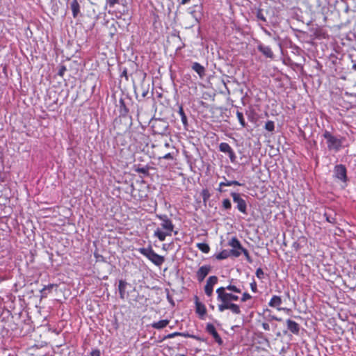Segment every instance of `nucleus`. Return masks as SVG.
Masks as SVG:
<instances>
[{
  "instance_id": "f257e3e1",
  "label": "nucleus",
  "mask_w": 356,
  "mask_h": 356,
  "mask_svg": "<svg viewBox=\"0 0 356 356\" xmlns=\"http://www.w3.org/2000/svg\"><path fill=\"white\" fill-rule=\"evenodd\" d=\"M217 300L220 302L218 305V311L220 312L229 309L234 314L239 315L241 313L239 305L233 303L234 301H237L239 297L232 293L227 292L223 286L219 287L216 289Z\"/></svg>"
},
{
  "instance_id": "f03ea898",
  "label": "nucleus",
  "mask_w": 356,
  "mask_h": 356,
  "mask_svg": "<svg viewBox=\"0 0 356 356\" xmlns=\"http://www.w3.org/2000/svg\"><path fill=\"white\" fill-rule=\"evenodd\" d=\"M156 217L161 220L160 227H157L154 232V236L160 241L165 240L167 236H171L174 229V225L172 220L166 216L156 214Z\"/></svg>"
},
{
  "instance_id": "7ed1b4c3",
  "label": "nucleus",
  "mask_w": 356,
  "mask_h": 356,
  "mask_svg": "<svg viewBox=\"0 0 356 356\" xmlns=\"http://www.w3.org/2000/svg\"><path fill=\"white\" fill-rule=\"evenodd\" d=\"M323 136L326 140L327 149L329 150L338 152L341 149L343 143L342 138H337L327 130L323 132Z\"/></svg>"
},
{
  "instance_id": "20e7f679",
  "label": "nucleus",
  "mask_w": 356,
  "mask_h": 356,
  "mask_svg": "<svg viewBox=\"0 0 356 356\" xmlns=\"http://www.w3.org/2000/svg\"><path fill=\"white\" fill-rule=\"evenodd\" d=\"M138 252L156 266H160L165 261L164 257L156 253L152 247L139 248Z\"/></svg>"
},
{
  "instance_id": "39448f33",
  "label": "nucleus",
  "mask_w": 356,
  "mask_h": 356,
  "mask_svg": "<svg viewBox=\"0 0 356 356\" xmlns=\"http://www.w3.org/2000/svg\"><path fill=\"white\" fill-rule=\"evenodd\" d=\"M228 245L232 248V250H230L232 255L236 257H238L241 255L240 250H242L243 246L236 237H232L229 241Z\"/></svg>"
},
{
  "instance_id": "423d86ee",
  "label": "nucleus",
  "mask_w": 356,
  "mask_h": 356,
  "mask_svg": "<svg viewBox=\"0 0 356 356\" xmlns=\"http://www.w3.org/2000/svg\"><path fill=\"white\" fill-rule=\"evenodd\" d=\"M334 176L335 178L346 182L347 180L346 169L344 165L340 164L334 167Z\"/></svg>"
},
{
  "instance_id": "0eeeda50",
  "label": "nucleus",
  "mask_w": 356,
  "mask_h": 356,
  "mask_svg": "<svg viewBox=\"0 0 356 356\" xmlns=\"http://www.w3.org/2000/svg\"><path fill=\"white\" fill-rule=\"evenodd\" d=\"M231 195L233 198L234 202L237 204V209L243 213H246V202L242 199L239 194L236 193H232Z\"/></svg>"
},
{
  "instance_id": "6e6552de",
  "label": "nucleus",
  "mask_w": 356,
  "mask_h": 356,
  "mask_svg": "<svg viewBox=\"0 0 356 356\" xmlns=\"http://www.w3.org/2000/svg\"><path fill=\"white\" fill-rule=\"evenodd\" d=\"M218 282V277L216 276H210L204 286V291L207 296H211L213 294V286Z\"/></svg>"
},
{
  "instance_id": "1a4fd4ad",
  "label": "nucleus",
  "mask_w": 356,
  "mask_h": 356,
  "mask_svg": "<svg viewBox=\"0 0 356 356\" xmlns=\"http://www.w3.org/2000/svg\"><path fill=\"white\" fill-rule=\"evenodd\" d=\"M211 270L210 265L201 266L196 273V277L199 282H202Z\"/></svg>"
},
{
  "instance_id": "9d476101",
  "label": "nucleus",
  "mask_w": 356,
  "mask_h": 356,
  "mask_svg": "<svg viewBox=\"0 0 356 356\" xmlns=\"http://www.w3.org/2000/svg\"><path fill=\"white\" fill-rule=\"evenodd\" d=\"M282 301L280 296H273L270 300L268 302V305L272 307H276L277 310L279 311H286L289 312L290 309L285 308V307H279L280 305L282 304Z\"/></svg>"
},
{
  "instance_id": "9b49d317",
  "label": "nucleus",
  "mask_w": 356,
  "mask_h": 356,
  "mask_svg": "<svg viewBox=\"0 0 356 356\" xmlns=\"http://www.w3.org/2000/svg\"><path fill=\"white\" fill-rule=\"evenodd\" d=\"M286 323L287 328L291 332H292L293 334H294L296 335L299 334L300 327L298 323H297L296 322H295L294 321H292L291 319L286 320Z\"/></svg>"
},
{
  "instance_id": "f8f14e48",
  "label": "nucleus",
  "mask_w": 356,
  "mask_h": 356,
  "mask_svg": "<svg viewBox=\"0 0 356 356\" xmlns=\"http://www.w3.org/2000/svg\"><path fill=\"white\" fill-rule=\"evenodd\" d=\"M206 330L209 334L212 335V337L215 339V340L217 342H218L219 343L222 342V339L213 324L208 323L206 326Z\"/></svg>"
},
{
  "instance_id": "ddd939ff",
  "label": "nucleus",
  "mask_w": 356,
  "mask_h": 356,
  "mask_svg": "<svg viewBox=\"0 0 356 356\" xmlns=\"http://www.w3.org/2000/svg\"><path fill=\"white\" fill-rule=\"evenodd\" d=\"M192 69L197 73L200 78H203L205 75V68L199 63L195 62L192 65Z\"/></svg>"
},
{
  "instance_id": "4468645a",
  "label": "nucleus",
  "mask_w": 356,
  "mask_h": 356,
  "mask_svg": "<svg viewBox=\"0 0 356 356\" xmlns=\"http://www.w3.org/2000/svg\"><path fill=\"white\" fill-rule=\"evenodd\" d=\"M258 49L261 51L264 56L267 58H273V53L268 46H265L264 44H259L258 46Z\"/></svg>"
},
{
  "instance_id": "2eb2a0df",
  "label": "nucleus",
  "mask_w": 356,
  "mask_h": 356,
  "mask_svg": "<svg viewBox=\"0 0 356 356\" xmlns=\"http://www.w3.org/2000/svg\"><path fill=\"white\" fill-rule=\"evenodd\" d=\"M71 10L74 18H76L80 13V5L77 0H73L70 3Z\"/></svg>"
},
{
  "instance_id": "dca6fc26",
  "label": "nucleus",
  "mask_w": 356,
  "mask_h": 356,
  "mask_svg": "<svg viewBox=\"0 0 356 356\" xmlns=\"http://www.w3.org/2000/svg\"><path fill=\"white\" fill-rule=\"evenodd\" d=\"M127 283L124 280H120L118 284V290L120 293V297L122 299L124 298L125 291L127 288Z\"/></svg>"
},
{
  "instance_id": "f3484780",
  "label": "nucleus",
  "mask_w": 356,
  "mask_h": 356,
  "mask_svg": "<svg viewBox=\"0 0 356 356\" xmlns=\"http://www.w3.org/2000/svg\"><path fill=\"white\" fill-rule=\"evenodd\" d=\"M169 322L170 321L167 319L161 320L157 322L153 323L152 327L155 329L160 330L166 327L168 325Z\"/></svg>"
},
{
  "instance_id": "a211bd4d",
  "label": "nucleus",
  "mask_w": 356,
  "mask_h": 356,
  "mask_svg": "<svg viewBox=\"0 0 356 356\" xmlns=\"http://www.w3.org/2000/svg\"><path fill=\"white\" fill-rule=\"evenodd\" d=\"M230 255H232L230 250H223L220 252L216 254L215 257L218 260H222L228 258Z\"/></svg>"
},
{
  "instance_id": "6ab92c4d",
  "label": "nucleus",
  "mask_w": 356,
  "mask_h": 356,
  "mask_svg": "<svg viewBox=\"0 0 356 356\" xmlns=\"http://www.w3.org/2000/svg\"><path fill=\"white\" fill-rule=\"evenodd\" d=\"M178 113L179 114V115L181 117V122H182L184 127L186 129V127L188 126V120H187V117L184 111L182 106H180L179 107Z\"/></svg>"
},
{
  "instance_id": "aec40b11",
  "label": "nucleus",
  "mask_w": 356,
  "mask_h": 356,
  "mask_svg": "<svg viewBox=\"0 0 356 356\" xmlns=\"http://www.w3.org/2000/svg\"><path fill=\"white\" fill-rule=\"evenodd\" d=\"M196 312L200 316H204L206 314L207 309L205 306L198 301L195 302Z\"/></svg>"
},
{
  "instance_id": "412c9836",
  "label": "nucleus",
  "mask_w": 356,
  "mask_h": 356,
  "mask_svg": "<svg viewBox=\"0 0 356 356\" xmlns=\"http://www.w3.org/2000/svg\"><path fill=\"white\" fill-rule=\"evenodd\" d=\"M232 149L231 146L227 143H221L219 145V150L225 154H228Z\"/></svg>"
},
{
  "instance_id": "4be33fe9",
  "label": "nucleus",
  "mask_w": 356,
  "mask_h": 356,
  "mask_svg": "<svg viewBox=\"0 0 356 356\" xmlns=\"http://www.w3.org/2000/svg\"><path fill=\"white\" fill-rule=\"evenodd\" d=\"M197 248L204 253H208L210 250V248L207 243H197Z\"/></svg>"
},
{
  "instance_id": "5701e85b",
  "label": "nucleus",
  "mask_w": 356,
  "mask_h": 356,
  "mask_svg": "<svg viewBox=\"0 0 356 356\" xmlns=\"http://www.w3.org/2000/svg\"><path fill=\"white\" fill-rule=\"evenodd\" d=\"M223 289H225V290L226 291H233L236 293H241V289L239 287H237L236 286L232 284H229L227 286H223Z\"/></svg>"
},
{
  "instance_id": "b1692460",
  "label": "nucleus",
  "mask_w": 356,
  "mask_h": 356,
  "mask_svg": "<svg viewBox=\"0 0 356 356\" xmlns=\"http://www.w3.org/2000/svg\"><path fill=\"white\" fill-rule=\"evenodd\" d=\"M236 117L239 121V123L241 125L242 127H246V123L245 122V119L243 118V113L237 111H236Z\"/></svg>"
},
{
  "instance_id": "393cba45",
  "label": "nucleus",
  "mask_w": 356,
  "mask_h": 356,
  "mask_svg": "<svg viewBox=\"0 0 356 356\" xmlns=\"http://www.w3.org/2000/svg\"><path fill=\"white\" fill-rule=\"evenodd\" d=\"M265 129L266 130H268V131H274V129H275L274 122L273 121H270V120L266 122V124H265Z\"/></svg>"
},
{
  "instance_id": "a878e982",
  "label": "nucleus",
  "mask_w": 356,
  "mask_h": 356,
  "mask_svg": "<svg viewBox=\"0 0 356 356\" xmlns=\"http://www.w3.org/2000/svg\"><path fill=\"white\" fill-rule=\"evenodd\" d=\"M176 336H184V337H188L189 336L188 334H186L185 333H182V332H173V333H171V334H169L166 337L168 339H172Z\"/></svg>"
},
{
  "instance_id": "bb28decb",
  "label": "nucleus",
  "mask_w": 356,
  "mask_h": 356,
  "mask_svg": "<svg viewBox=\"0 0 356 356\" xmlns=\"http://www.w3.org/2000/svg\"><path fill=\"white\" fill-rule=\"evenodd\" d=\"M222 207L225 209H231L232 207V204H231V202L229 199H225L223 200L222 201Z\"/></svg>"
},
{
  "instance_id": "cd10ccee",
  "label": "nucleus",
  "mask_w": 356,
  "mask_h": 356,
  "mask_svg": "<svg viewBox=\"0 0 356 356\" xmlns=\"http://www.w3.org/2000/svg\"><path fill=\"white\" fill-rule=\"evenodd\" d=\"M264 273L263 270L260 268H257L256 270V276L260 279L262 280L264 278Z\"/></svg>"
},
{
  "instance_id": "c85d7f7f",
  "label": "nucleus",
  "mask_w": 356,
  "mask_h": 356,
  "mask_svg": "<svg viewBox=\"0 0 356 356\" xmlns=\"http://www.w3.org/2000/svg\"><path fill=\"white\" fill-rule=\"evenodd\" d=\"M225 184H226V186H231L233 185H236V186H242L243 185L242 184L239 183L237 181H226Z\"/></svg>"
},
{
  "instance_id": "c756f323",
  "label": "nucleus",
  "mask_w": 356,
  "mask_h": 356,
  "mask_svg": "<svg viewBox=\"0 0 356 356\" xmlns=\"http://www.w3.org/2000/svg\"><path fill=\"white\" fill-rule=\"evenodd\" d=\"M251 298H252V296L248 293H243L242 298H241V301L245 302Z\"/></svg>"
},
{
  "instance_id": "7c9ffc66",
  "label": "nucleus",
  "mask_w": 356,
  "mask_h": 356,
  "mask_svg": "<svg viewBox=\"0 0 356 356\" xmlns=\"http://www.w3.org/2000/svg\"><path fill=\"white\" fill-rule=\"evenodd\" d=\"M106 3L111 7L113 8L115 4L119 3V0H106Z\"/></svg>"
},
{
  "instance_id": "2f4dec72",
  "label": "nucleus",
  "mask_w": 356,
  "mask_h": 356,
  "mask_svg": "<svg viewBox=\"0 0 356 356\" xmlns=\"http://www.w3.org/2000/svg\"><path fill=\"white\" fill-rule=\"evenodd\" d=\"M250 288L253 292L256 293L257 291V285L255 281L250 283Z\"/></svg>"
},
{
  "instance_id": "473e14b6",
  "label": "nucleus",
  "mask_w": 356,
  "mask_h": 356,
  "mask_svg": "<svg viewBox=\"0 0 356 356\" xmlns=\"http://www.w3.org/2000/svg\"><path fill=\"white\" fill-rule=\"evenodd\" d=\"M227 154L229 155V157L230 160L232 161H234L235 158H236V155L234 154V150L232 149L231 152H229Z\"/></svg>"
},
{
  "instance_id": "72a5a7b5",
  "label": "nucleus",
  "mask_w": 356,
  "mask_h": 356,
  "mask_svg": "<svg viewBox=\"0 0 356 356\" xmlns=\"http://www.w3.org/2000/svg\"><path fill=\"white\" fill-rule=\"evenodd\" d=\"M160 159H173V156L171 153H168L166 154H165L164 156H163L162 157H161Z\"/></svg>"
},
{
  "instance_id": "f704fd0d",
  "label": "nucleus",
  "mask_w": 356,
  "mask_h": 356,
  "mask_svg": "<svg viewBox=\"0 0 356 356\" xmlns=\"http://www.w3.org/2000/svg\"><path fill=\"white\" fill-rule=\"evenodd\" d=\"M90 356H100V352L99 350H94L90 353Z\"/></svg>"
},
{
  "instance_id": "c9c22d12",
  "label": "nucleus",
  "mask_w": 356,
  "mask_h": 356,
  "mask_svg": "<svg viewBox=\"0 0 356 356\" xmlns=\"http://www.w3.org/2000/svg\"><path fill=\"white\" fill-rule=\"evenodd\" d=\"M241 251V253H243L244 255L247 257L248 259H249V253L248 252V250L243 248H242V250H240Z\"/></svg>"
},
{
  "instance_id": "e433bc0d",
  "label": "nucleus",
  "mask_w": 356,
  "mask_h": 356,
  "mask_svg": "<svg viewBox=\"0 0 356 356\" xmlns=\"http://www.w3.org/2000/svg\"><path fill=\"white\" fill-rule=\"evenodd\" d=\"M241 251V253H243L244 255L247 257L248 259H249V253L248 252V250L243 248H242V250H240Z\"/></svg>"
},
{
  "instance_id": "4c0bfd02",
  "label": "nucleus",
  "mask_w": 356,
  "mask_h": 356,
  "mask_svg": "<svg viewBox=\"0 0 356 356\" xmlns=\"http://www.w3.org/2000/svg\"><path fill=\"white\" fill-rule=\"evenodd\" d=\"M66 71V67L65 66H62L58 72V75L63 76L64 72Z\"/></svg>"
},
{
  "instance_id": "58836bf2",
  "label": "nucleus",
  "mask_w": 356,
  "mask_h": 356,
  "mask_svg": "<svg viewBox=\"0 0 356 356\" xmlns=\"http://www.w3.org/2000/svg\"><path fill=\"white\" fill-rule=\"evenodd\" d=\"M202 196H203V199L205 201L207 198L209 197V193L207 190H204L202 191Z\"/></svg>"
},
{
  "instance_id": "ea45409f",
  "label": "nucleus",
  "mask_w": 356,
  "mask_h": 356,
  "mask_svg": "<svg viewBox=\"0 0 356 356\" xmlns=\"http://www.w3.org/2000/svg\"><path fill=\"white\" fill-rule=\"evenodd\" d=\"M262 327L264 328V330H270V325L268 323H262Z\"/></svg>"
},
{
  "instance_id": "a19ab883",
  "label": "nucleus",
  "mask_w": 356,
  "mask_h": 356,
  "mask_svg": "<svg viewBox=\"0 0 356 356\" xmlns=\"http://www.w3.org/2000/svg\"><path fill=\"white\" fill-rule=\"evenodd\" d=\"M190 0H181V4H186Z\"/></svg>"
},
{
  "instance_id": "79ce46f5",
  "label": "nucleus",
  "mask_w": 356,
  "mask_h": 356,
  "mask_svg": "<svg viewBox=\"0 0 356 356\" xmlns=\"http://www.w3.org/2000/svg\"><path fill=\"white\" fill-rule=\"evenodd\" d=\"M220 187L226 186L225 182H220L219 184Z\"/></svg>"
},
{
  "instance_id": "37998d69",
  "label": "nucleus",
  "mask_w": 356,
  "mask_h": 356,
  "mask_svg": "<svg viewBox=\"0 0 356 356\" xmlns=\"http://www.w3.org/2000/svg\"><path fill=\"white\" fill-rule=\"evenodd\" d=\"M270 318L273 319V320H276L277 319V316H270Z\"/></svg>"
},
{
  "instance_id": "c03bdc74",
  "label": "nucleus",
  "mask_w": 356,
  "mask_h": 356,
  "mask_svg": "<svg viewBox=\"0 0 356 356\" xmlns=\"http://www.w3.org/2000/svg\"><path fill=\"white\" fill-rule=\"evenodd\" d=\"M259 17L261 19H262V20H264V21H266L265 18H264L263 16L260 17V16L259 15Z\"/></svg>"
},
{
  "instance_id": "a18cd8bd",
  "label": "nucleus",
  "mask_w": 356,
  "mask_h": 356,
  "mask_svg": "<svg viewBox=\"0 0 356 356\" xmlns=\"http://www.w3.org/2000/svg\"><path fill=\"white\" fill-rule=\"evenodd\" d=\"M218 191H220V192H222V187L219 186V188H218Z\"/></svg>"
},
{
  "instance_id": "49530a36",
  "label": "nucleus",
  "mask_w": 356,
  "mask_h": 356,
  "mask_svg": "<svg viewBox=\"0 0 356 356\" xmlns=\"http://www.w3.org/2000/svg\"><path fill=\"white\" fill-rule=\"evenodd\" d=\"M275 321H282V318H277V319H276Z\"/></svg>"
},
{
  "instance_id": "de8ad7c7",
  "label": "nucleus",
  "mask_w": 356,
  "mask_h": 356,
  "mask_svg": "<svg viewBox=\"0 0 356 356\" xmlns=\"http://www.w3.org/2000/svg\"><path fill=\"white\" fill-rule=\"evenodd\" d=\"M165 147H168L170 146V145H169V143H166L165 144Z\"/></svg>"
},
{
  "instance_id": "09e8293b",
  "label": "nucleus",
  "mask_w": 356,
  "mask_h": 356,
  "mask_svg": "<svg viewBox=\"0 0 356 356\" xmlns=\"http://www.w3.org/2000/svg\"><path fill=\"white\" fill-rule=\"evenodd\" d=\"M327 220L328 222H331V220H330V219H329L328 218H327Z\"/></svg>"
}]
</instances>
